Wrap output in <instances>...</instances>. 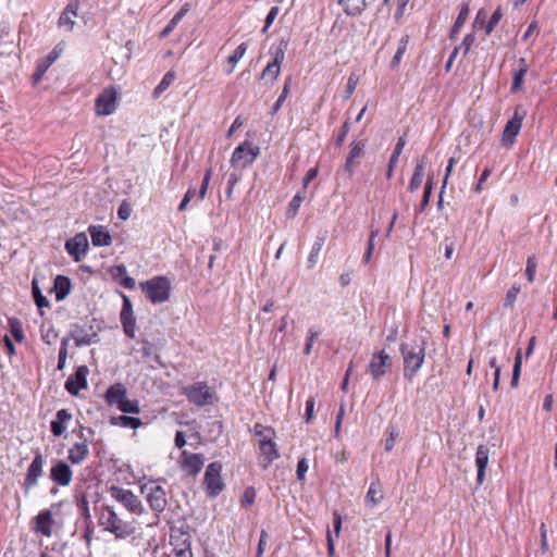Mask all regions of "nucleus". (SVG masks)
Instances as JSON below:
<instances>
[{"label":"nucleus","instance_id":"obj_40","mask_svg":"<svg viewBox=\"0 0 557 557\" xmlns=\"http://www.w3.org/2000/svg\"><path fill=\"white\" fill-rule=\"evenodd\" d=\"M469 13H470L469 5L462 4L460 12L457 16V20L451 28V33H450L451 38H454V36L460 32L462 25L465 24V22L467 21L468 16H469Z\"/></svg>","mask_w":557,"mask_h":557},{"label":"nucleus","instance_id":"obj_9","mask_svg":"<svg viewBox=\"0 0 557 557\" xmlns=\"http://www.w3.org/2000/svg\"><path fill=\"white\" fill-rule=\"evenodd\" d=\"M525 116L527 112L522 110L520 107H517L515 109L512 117L507 121L502 134L500 141L504 147L510 148L515 144L516 137L521 131L522 123Z\"/></svg>","mask_w":557,"mask_h":557},{"label":"nucleus","instance_id":"obj_42","mask_svg":"<svg viewBox=\"0 0 557 557\" xmlns=\"http://www.w3.org/2000/svg\"><path fill=\"white\" fill-rule=\"evenodd\" d=\"M113 423L123 428L137 429L141 425V421L138 418L120 416L113 419Z\"/></svg>","mask_w":557,"mask_h":557},{"label":"nucleus","instance_id":"obj_15","mask_svg":"<svg viewBox=\"0 0 557 557\" xmlns=\"http://www.w3.org/2000/svg\"><path fill=\"white\" fill-rule=\"evenodd\" d=\"M117 96L114 89L106 88L96 100L97 113L110 115L116 110Z\"/></svg>","mask_w":557,"mask_h":557},{"label":"nucleus","instance_id":"obj_56","mask_svg":"<svg viewBox=\"0 0 557 557\" xmlns=\"http://www.w3.org/2000/svg\"><path fill=\"white\" fill-rule=\"evenodd\" d=\"M280 13V8L278 7H272L265 17V25L264 27L262 28V33H267V30L269 29V27L273 24V22L275 21V18L277 17Z\"/></svg>","mask_w":557,"mask_h":557},{"label":"nucleus","instance_id":"obj_27","mask_svg":"<svg viewBox=\"0 0 557 557\" xmlns=\"http://www.w3.org/2000/svg\"><path fill=\"white\" fill-rule=\"evenodd\" d=\"M426 163L428 159L425 157H422L420 160L417 161L413 175L408 186L410 191H416L420 188L423 181Z\"/></svg>","mask_w":557,"mask_h":557},{"label":"nucleus","instance_id":"obj_22","mask_svg":"<svg viewBox=\"0 0 557 557\" xmlns=\"http://www.w3.org/2000/svg\"><path fill=\"white\" fill-rule=\"evenodd\" d=\"M110 275L115 282L128 289H134L136 286L135 280L127 274L126 267L123 264L112 267L110 269Z\"/></svg>","mask_w":557,"mask_h":557},{"label":"nucleus","instance_id":"obj_54","mask_svg":"<svg viewBox=\"0 0 557 557\" xmlns=\"http://www.w3.org/2000/svg\"><path fill=\"white\" fill-rule=\"evenodd\" d=\"M520 293L519 286H512L506 294L504 306L512 308Z\"/></svg>","mask_w":557,"mask_h":557},{"label":"nucleus","instance_id":"obj_26","mask_svg":"<svg viewBox=\"0 0 557 557\" xmlns=\"http://www.w3.org/2000/svg\"><path fill=\"white\" fill-rule=\"evenodd\" d=\"M89 449L86 441L75 443L70 449H69V460L73 465H79L82 463L88 456Z\"/></svg>","mask_w":557,"mask_h":557},{"label":"nucleus","instance_id":"obj_52","mask_svg":"<svg viewBox=\"0 0 557 557\" xmlns=\"http://www.w3.org/2000/svg\"><path fill=\"white\" fill-rule=\"evenodd\" d=\"M211 176H212V169L210 168V169L206 170V172H205V175H203V178H202V183H201V186H200V190L198 193V198L200 200H203L206 195H207Z\"/></svg>","mask_w":557,"mask_h":557},{"label":"nucleus","instance_id":"obj_18","mask_svg":"<svg viewBox=\"0 0 557 557\" xmlns=\"http://www.w3.org/2000/svg\"><path fill=\"white\" fill-rule=\"evenodd\" d=\"M65 248L70 256L74 257L76 261H79L87 251L88 239L85 234L79 233L66 242Z\"/></svg>","mask_w":557,"mask_h":557},{"label":"nucleus","instance_id":"obj_43","mask_svg":"<svg viewBox=\"0 0 557 557\" xmlns=\"http://www.w3.org/2000/svg\"><path fill=\"white\" fill-rule=\"evenodd\" d=\"M175 81V73L174 72H168L162 81L159 83V85L154 88V97H159L162 92H164Z\"/></svg>","mask_w":557,"mask_h":557},{"label":"nucleus","instance_id":"obj_3","mask_svg":"<svg viewBox=\"0 0 557 557\" xmlns=\"http://www.w3.org/2000/svg\"><path fill=\"white\" fill-rule=\"evenodd\" d=\"M141 290L152 304H161L171 296V284L164 276H154L139 284Z\"/></svg>","mask_w":557,"mask_h":557},{"label":"nucleus","instance_id":"obj_59","mask_svg":"<svg viewBox=\"0 0 557 557\" xmlns=\"http://www.w3.org/2000/svg\"><path fill=\"white\" fill-rule=\"evenodd\" d=\"M50 66L47 65L44 61H41L37 69H36V72L34 73L33 75V78H34V83L37 84L41 78L42 76L45 75V73L48 71Z\"/></svg>","mask_w":557,"mask_h":557},{"label":"nucleus","instance_id":"obj_57","mask_svg":"<svg viewBox=\"0 0 557 557\" xmlns=\"http://www.w3.org/2000/svg\"><path fill=\"white\" fill-rule=\"evenodd\" d=\"M308 469H309V465H308L307 459L306 458H301L298 461L297 470H296L297 479L299 481H305L306 473L308 472Z\"/></svg>","mask_w":557,"mask_h":557},{"label":"nucleus","instance_id":"obj_61","mask_svg":"<svg viewBox=\"0 0 557 557\" xmlns=\"http://www.w3.org/2000/svg\"><path fill=\"white\" fill-rule=\"evenodd\" d=\"M398 433L396 431H391L388 437L385 440L384 448L387 453L392 451L395 446Z\"/></svg>","mask_w":557,"mask_h":557},{"label":"nucleus","instance_id":"obj_20","mask_svg":"<svg viewBox=\"0 0 557 557\" xmlns=\"http://www.w3.org/2000/svg\"><path fill=\"white\" fill-rule=\"evenodd\" d=\"M490 449L485 445H480L475 453V466L478 468V485H482L485 480V469L488 465Z\"/></svg>","mask_w":557,"mask_h":557},{"label":"nucleus","instance_id":"obj_23","mask_svg":"<svg viewBox=\"0 0 557 557\" xmlns=\"http://www.w3.org/2000/svg\"><path fill=\"white\" fill-rule=\"evenodd\" d=\"M259 450L264 460V468H267L274 460L280 458V453L277 449V445L274 440L270 442L259 441Z\"/></svg>","mask_w":557,"mask_h":557},{"label":"nucleus","instance_id":"obj_48","mask_svg":"<svg viewBox=\"0 0 557 557\" xmlns=\"http://www.w3.org/2000/svg\"><path fill=\"white\" fill-rule=\"evenodd\" d=\"M33 296L35 299V302L39 309H42L45 307H49V301L47 298L41 294V290L37 284V282L33 281Z\"/></svg>","mask_w":557,"mask_h":557},{"label":"nucleus","instance_id":"obj_46","mask_svg":"<svg viewBox=\"0 0 557 557\" xmlns=\"http://www.w3.org/2000/svg\"><path fill=\"white\" fill-rule=\"evenodd\" d=\"M117 409L125 413H139V406L136 400H129L125 397L119 405Z\"/></svg>","mask_w":557,"mask_h":557},{"label":"nucleus","instance_id":"obj_4","mask_svg":"<svg viewBox=\"0 0 557 557\" xmlns=\"http://www.w3.org/2000/svg\"><path fill=\"white\" fill-rule=\"evenodd\" d=\"M181 393L187 397L189 403L199 407L213 405L216 401V394L207 382L193 383L183 387Z\"/></svg>","mask_w":557,"mask_h":557},{"label":"nucleus","instance_id":"obj_19","mask_svg":"<svg viewBox=\"0 0 557 557\" xmlns=\"http://www.w3.org/2000/svg\"><path fill=\"white\" fill-rule=\"evenodd\" d=\"M50 478L61 486H67L72 482L73 472L67 463L59 461L50 469Z\"/></svg>","mask_w":557,"mask_h":557},{"label":"nucleus","instance_id":"obj_28","mask_svg":"<svg viewBox=\"0 0 557 557\" xmlns=\"http://www.w3.org/2000/svg\"><path fill=\"white\" fill-rule=\"evenodd\" d=\"M72 419V414L66 409L57 412V419L51 421V432L54 436H61L65 430V423Z\"/></svg>","mask_w":557,"mask_h":557},{"label":"nucleus","instance_id":"obj_24","mask_svg":"<svg viewBox=\"0 0 557 557\" xmlns=\"http://www.w3.org/2000/svg\"><path fill=\"white\" fill-rule=\"evenodd\" d=\"M126 387L121 383H116L107 389L104 397L109 406L117 407V405L126 397Z\"/></svg>","mask_w":557,"mask_h":557},{"label":"nucleus","instance_id":"obj_10","mask_svg":"<svg viewBox=\"0 0 557 557\" xmlns=\"http://www.w3.org/2000/svg\"><path fill=\"white\" fill-rule=\"evenodd\" d=\"M221 463L212 462L207 467L205 473L203 484L207 493L212 497L218 496L224 487V483L221 478Z\"/></svg>","mask_w":557,"mask_h":557},{"label":"nucleus","instance_id":"obj_45","mask_svg":"<svg viewBox=\"0 0 557 557\" xmlns=\"http://www.w3.org/2000/svg\"><path fill=\"white\" fill-rule=\"evenodd\" d=\"M9 327H10V332L12 334V336L14 337V339L16 342H23L24 339V333H23V327H22V323L17 320V319H9Z\"/></svg>","mask_w":557,"mask_h":557},{"label":"nucleus","instance_id":"obj_39","mask_svg":"<svg viewBox=\"0 0 557 557\" xmlns=\"http://www.w3.org/2000/svg\"><path fill=\"white\" fill-rule=\"evenodd\" d=\"M408 44H409V36L406 35V36L401 37V39L399 40V44H398L397 51H396L393 60L391 61V66L393 69H396L399 65V63L401 62V59H403L405 52L407 51Z\"/></svg>","mask_w":557,"mask_h":557},{"label":"nucleus","instance_id":"obj_44","mask_svg":"<svg viewBox=\"0 0 557 557\" xmlns=\"http://www.w3.org/2000/svg\"><path fill=\"white\" fill-rule=\"evenodd\" d=\"M319 336H320V330L318 327L312 326L308 330L307 337H306V344H305V348H304L305 355L308 356L311 354L313 344Z\"/></svg>","mask_w":557,"mask_h":557},{"label":"nucleus","instance_id":"obj_47","mask_svg":"<svg viewBox=\"0 0 557 557\" xmlns=\"http://www.w3.org/2000/svg\"><path fill=\"white\" fill-rule=\"evenodd\" d=\"M525 75H527V72H523V70L522 71L516 70L513 72L512 84H511V88H510V91L512 94H516V92L522 90Z\"/></svg>","mask_w":557,"mask_h":557},{"label":"nucleus","instance_id":"obj_6","mask_svg":"<svg viewBox=\"0 0 557 557\" xmlns=\"http://www.w3.org/2000/svg\"><path fill=\"white\" fill-rule=\"evenodd\" d=\"M260 154V147L249 140H245L235 148L231 157V165L236 170H244L250 166Z\"/></svg>","mask_w":557,"mask_h":557},{"label":"nucleus","instance_id":"obj_55","mask_svg":"<svg viewBox=\"0 0 557 557\" xmlns=\"http://www.w3.org/2000/svg\"><path fill=\"white\" fill-rule=\"evenodd\" d=\"M432 186H433V183H432V180L429 178L426 184H425V187H424V193H423V198H422V201H421V206H420V211L422 212L429 205V201H430V197H431V193H432Z\"/></svg>","mask_w":557,"mask_h":557},{"label":"nucleus","instance_id":"obj_31","mask_svg":"<svg viewBox=\"0 0 557 557\" xmlns=\"http://www.w3.org/2000/svg\"><path fill=\"white\" fill-rule=\"evenodd\" d=\"M383 498V491L380 482H373L366 495V503L370 507H375Z\"/></svg>","mask_w":557,"mask_h":557},{"label":"nucleus","instance_id":"obj_50","mask_svg":"<svg viewBox=\"0 0 557 557\" xmlns=\"http://www.w3.org/2000/svg\"><path fill=\"white\" fill-rule=\"evenodd\" d=\"M304 200V196L301 194V191H298L294 197L293 199L290 200L289 205H288V211H287V214L292 218H294L300 206H301V202Z\"/></svg>","mask_w":557,"mask_h":557},{"label":"nucleus","instance_id":"obj_62","mask_svg":"<svg viewBox=\"0 0 557 557\" xmlns=\"http://www.w3.org/2000/svg\"><path fill=\"white\" fill-rule=\"evenodd\" d=\"M318 175V169L317 168H311L308 170V172L306 173L305 175V178L302 181V191L306 190V188L308 187L309 183L311 181H313Z\"/></svg>","mask_w":557,"mask_h":557},{"label":"nucleus","instance_id":"obj_34","mask_svg":"<svg viewBox=\"0 0 557 557\" xmlns=\"http://www.w3.org/2000/svg\"><path fill=\"white\" fill-rule=\"evenodd\" d=\"M189 11L188 4L183 5L180 11L172 17L170 23L161 30L160 37L165 38L168 37L173 29L177 26V24L183 20V17L187 14Z\"/></svg>","mask_w":557,"mask_h":557},{"label":"nucleus","instance_id":"obj_37","mask_svg":"<svg viewBox=\"0 0 557 557\" xmlns=\"http://www.w3.org/2000/svg\"><path fill=\"white\" fill-rule=\"evenodd\" d=\"M253 433L259 437V441L270 442L275 438V430L261 423L253 425Z\"/></svg>","mask_w":557,"mask_h":557},{"label":"nucleus","instance_id":"obj_17","mask_svg":"<svg viewBox=\"0 0 557 557\" xmlns=\"http://www.w3.org/2000/svg\"><path fill=\"white\" fill-rule=\"evenodd\" d=\"M42 468H44V458L40 454L36 455L33 459L32 463L29 465L27 469V474L25 479V493L28 494L29 490L37 485L38 479L42 474Z\"/></svg>","mask_w":557,"mask_h":557},{"label":"nucleus","instance_id":"obj_30","mask_svg":"<svg viewBox=\"0 0 557 557\" xmlns=\"http://www.w3.org/2000/svg\"><path fill=\"white\" fill-rule=\"evenodd\" d=\"M71 281L67 276L64 275H58L54 280V292H55V299L58 301L63 300L71 292Z\"/></svg>","mask_w":557,"mask_h":557},{"label":"nucleus","instance_id":"obj_58","mask_svg":"<svg viewBox=\"0 0 557 557\" xmlns=\"http://www.w3.org/2000/svg\"><path fill=\"white\" fill-rule=\"evenodd\" d=\"M256 491L252 487H248L245 490L242 498V503L245 506H251L255 503Z\"/></svg>","mask_w":557,"mask_h":557},{"label":"nucleus","instance_id":"obj_53","mask_svg":"<svg viewBox=\"0 0 557 557\" xmlns=\"http://www.w3.org/2000/svg\"><path fill=\"white\" fill-rule=\"evenodd\" d=\"M536 268H537V262H536L535 257L528 258L525 274H527L528 281L530 283H533L535 280Z\"/></svg>","mask_w":557,"mask_h":557},{"label":"nucleus","instance_id":"obj_36","mask_svg":"<svg viewBox=\"0 0 557 557\" xmlns=\"http://www.w3.org/2000/svg\"><path fill=\"white\" fill-rule=\"evenodd\" d=\"M72 336L77 346L90 345L91 343H95L97 341L96 333H86L83 329H77L73 331Z\"/></svg>","mask_w":557,"mask_h":557},{"label":"nucleus","instance_id":"obj_16","mask_svg":"<svg viewBox=\"0 0 557 557\" xmlns=\"http://www.w3.org/2000/svg\"><path fill=\"white\" fill-rule=\"evenodd\" d=\"M89 370L86 366L79 367L76 372L65 382L66 391L72 395H77L82 389L87 387V375Z\"/></svg>","mask_w":557,"mask_h":557},{"label":"nucleus","instance_id":"obj_60","mask_svg":"<svg viewBox=\"0 0 557 557\" xmlns=\"http://www.w3.org/2000/svg\"><path fill=\"white\" fill-rule=\"evenodd\" d=\"M474 40L475 39H474V36L472 34L466 35L463 40H462V42H461V45L458 47L459 51L461 49H463V53L467 54L470 51L472 45L474 44Z\"/></svg>","mask_w":557,"mask_h":557},{"label":"nucleus","instance_id":"obj_51","mask_svg":"<svg viewBox=\"0 0 557 557\" xmlns=\"http://www.w3.org/2000/svg\"><path fill=\"white\" fill-rule=\"evenodd\" d=\"M503 17V12L500 8H497L495 12L492 14L488 23L485 25L486 35H491L494 30L495 26L498 24L500 18Z\"/></svg>","mask_w":557,"mask_h":557},{"label":"nucleus","instance_id":"obj_64","mask_svg":"<svg viewBox=\"0 0 557 557\" xmlns=\"http://www.w3.org/2000/svg\"><path fill=\"white\" fill-rule=\"evenodd\" d=\"M267 539H268V533H267V531L262 530L256 557H262L264 549H265V545H267Z\"/></svg>","mask_w":557,"mask_h":557},{"label":"nucleus","instance_id":"obj_8","mask_svg":"<svg viewBox=\"0 0 557 557\" xmlns=\"http://www.w3.org/2000/svg\"><path fill=\"white\" fill-rule=\"evenodd\" d=\"M288 49V41L281 39L278 44L272 49L273 59L263 69L261 78L275 82L281 73V66L285 60V53Z\"/></svg>","mask_w":557,"mask_h":557},{"label":"nucleus","instance_id":"obj_33","mask_svg":"<svg viewBox=\"0 0 557 557\" xmlns=\"http://www.w3.org/2000/svg\"><path fill=\"white\" fill-rule=\"evenodd\" d=\"M248 49L247 42H242L227 58V64L230 65L226 70L227 74H232L237 65V63L242 60Z\"/></svg>","mask_w":557,"mask_h":557},{"label":"nucleus","instance_id":"obj_32","mask_svg":"<svg viewBox=\"0 0 557 557\" xmlns=\"http://www.w3.org/2000/svg\"><path fill=\"white\" fill-rule=\"evenodd\" d=\"M338 3L348 15L359 14L367 7L366 0H338Z\"/></svg>","mask_w":557,"mask_h":557},{"label":"nucleus","instance_id":"obj_38","mask_svg":"<svg viewBox=\"0 0 557 557\" xmlns=\"http://www.w3.org/2000/svg\"><path fill=\"white\" fill-rule=\"evenodd\" d=\"M324 244V238H318L311 247L310 253L307 259V264L309 269H313L319 260V255L322 250Z\"/></svg>","mask_w":557,"mask_h":557},{"label":"nucleus","instance_id":"obj_5","mask_svg":"<svg viewBox=\"0 0 557 557\" xmlns=\"http://www.w3.org/2000/svg\"><path fill=\"white\" fill-rule=\"evenodd\" d=\"M140 492L145 495L153 511L161 513L165 510L168 505L166 493L158 481L149 480L145 482L140 486Z\"/></svg>","mask_w":557,"mask_h":557},{"label":"nucleus","instance_id":"obj_2","mask_svg":"<svg viewBox=\"0 0 557 557\" xmlns=\"http://www.w3.org/2000/svg\"><path fill=\"white\" fill-rule=\"evenodd\" d=\"M426 344L422 338H416L408 343H403L400 352L404 359V377L412 382L421 369L425 358Z\"/></svg>","mask_w":557,"mask_h":557},{"label":"nucleus","instance_id":"obj_11","mask_svg":"<svg viewBox=\"0 0 557 557\" xmlns=\"http://www.w3.org/2000/svg\"><path fill=\"white\" fill-rule=\"evenodd\" d=\"M123 299V306L120 313L121 324L123 326V331L125 335L129 338H135L136 336V318L133 311V305L131 299L124 294L121 293Z\"/></svg>","mask_w":557,"mask_h":557},{"label":"nucleus","instance_id":"obj_41","mask_svg":"<svg viewBox=\"0 0 557 557\" xmlns=\"http://www.w3.org/2000/svg\"><path fill=\"white\" fill-rule=\"evenodd\" d=\"M290 87H292V77H287L285 83H284V86H283V89H282V92H281L280 97L277 98V100L273 104L272 114L277 113L278 110L282 108L283 102L288 97Z\"/></svg>","mask_w":557,"mask_h":557},{"label":"nucleus","instance_id":"obj_13","mask_svg":"<svg viewBox=\"0 0 557 557\" xmlns=\"http://www.w3.org/2000/svg\"><path fill=\"white\" fill-rule=\"evenodd\" d=\"M391 366L392 359L389 355L385 350H380L373 354L368 368L371 376L374 380H379L385 375Z\"/></svg>","mask_w":557,"mask_h":557},{"label":"nucleus","instance_id":"obj_21","mask_svg":"<svg viewBox=\"0 0 557 557\" xmlns=\"http://www.w3.org/2000/svg\"><path fill=\"white\" fill-rule=\"evenodd\" d=\"M78 3L71 1L59 18V26L65 32H72L75 25V17H77Z\"/></svg>","mask_w":557,"mask_h":557},{"label":"nucleus","instance_id":"obj_29","mask_svg":"<svg viewBox=\"0 0 557 557\" xmlns=\"http://www.w3.org/2000/svg\"><path fill=\"white\" fill-rule=\"evenodd\" d=\"M89 234L94 246H109L112 242L110 234L102 226H90Z\"/></svg>","mask_w":557,"mask_h":557},{"label":"nucleus","instance_id":"obj_7","mask_svg":"<svg viewBox=\"0 0 557 557\" xmlns=\"http://www.w3.org/2000/svg\"><path fill=\"white\" fill-rule=\"evenodd\" d=\"M109 494L132 515L140 516L146 512L141 500L131 490L113 485L109 488Z\"/></svg>","mask_w":557,"mask_h":557},{"label":"nucleus","instance_id":"obj_14","mask_svg":"<svg viewBox=\"0 0 557 557\" xmlns=\"http://www.w3.org/2000/svg\"><path fill=\"white\" fill-rule=\"evenodd\" d=\"M34 523L33 531L35 533L45 537L52 536L55 521L51 510L44 509L39 511V513L34 518Z\"/></svg>","mask_w":557,"mask_h":557},{"label":"nucleus","instance_id":"obj_25","mask_svg":"<svg viewBox=\"0 0 557 557\" xmlns=\"http://www.w3.org/2000/svg\"><path fill=\"white\" fill-rule=\"evenodd\" d=\"M366 144L363 141H352L350 145V150L345 163V170L352 174L354 168L356 165V160L359 159L364 151Z\"/></svg>","mask_w":557,"mask_h":557},{"label":"nucleus","instance_id":"obj_35","mask_svg":"<svg viewBox=\"0 0 557 557\" xmlns=\"http://www.w3.org/2000/svg\"><path fill=\"white\" fill-rule=\"evenodd\" d=\"M405 146H406V139H405V137H400L394 148V151H393L389 162H388V169L386 172L387 178H391L393 176V172L396 166L397 160H398L399 156L401 154Z\"/></svg>","mask_w":557,"mask_h":557},{"label":"nucleus","instance_id":"obj_12","mask_svg":"<svg viewBox=\"0 0 557 557\" xmlns=\"http://www.w3.org/2000/svg\"><path fill=\"white\" fill-rule=\"evenodd\" d=\"M178 465L185 473L196 476L205 465V458L201 454H194L184 449L180 455Z\"/></svg>","mask_w":557,"mask_h":557},{"label":"nucleus","instance_id":"obj_49","mask_svg":"<svg viewBox=\"0 0 557 557\" xmlns=\"http://www.w3.org/2000/svg\"><path fill=\"white\" fill-rule=\"evenodd\" d=\"M359 83V76L356 73H351L347 79L345 89V100H348L355 92Z\"/></svg>","mask_w":557,"mask_h":557},{"label":"nucleus","instance_id":"obj_63","mask_svg":"<svg viewBox=\"0 0 557 557\" xmlns=\"http://www.w3.org/2000/svg\"><path fill=\"white\" fill-rule=\"evenodd\" d=\"M409 2H410V0H397V9L395 12V18L397 21L404 16Z\"/></svg>","mask_w":557,"mask_h":557},{"label":"nucleus","instance_id":"obj_1","mask_svg":"<svg viewBox=\"0 0 557 557\" xmlns=\"http://www.w3.org/2000/svg\"><path fill=\"white\" fill-rule=\"evenodd\" d=\"M98 524L103 531L114 535L116 540H126L138 531L135 519H122L112 506H102L98 516Z\"/></svg>","mask_w":557,"mask_h":557}]
</instances>
